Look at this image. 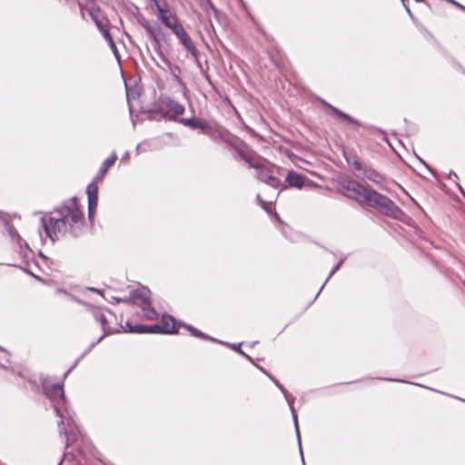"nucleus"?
I'll use <instances>...</instances> for the list:
<instances>
[{"label":"nucleus","instance_id":"obj_18","mask_svg":"<svg viewBox=\"0 0 465 465\" xmlns=\"http://www.w3.org/2000/svg\"><path fill=\"white\" fill-rule=\"evenodd\" d=\"M160 324L163 330V334L177 333V331L174 327V318L173 316L168 314L163 315Z\"/></svg>","mask_w":465,"mask_h":465},{"label":"nucleus","instance_id":"obj_37","mask_svg":"<svg viewBox=\"0 0 465 465\" xmlns=\"http://www.w3.org/2000/svg\"><path fill=\"white\" fill-rule=\"evenodd\" d=\"M445 1L448 2V3L452 4L453 5L457 6L458 8L465 11V6H463L460 3L456 2L455 0H445Z\"/></svg>","mask_w":465,"mask_h":465},{"label":"nucleus","instance_id":"obj_28","mask_svg":"<svg viewBox=\"0 0 465 465\" xmlns=\"http://www.w3.org/2000/svg\"><path fill=\"white\" fill-rule=\"evenodd\" d=\"M104 39L108 42L112 51L114 52V54H115V56L117 57L118 55V50H117V47H116V45L110 34V32H105L104 34Z\"/></svg>","mask_w":465,"mask_h":465},{"label":"nucleus","instance_id":"obj_30","mask_svg":"<svg viewBox=\"0 0 465 465\" xmlns=\"http://www.w3.org/2000/svg\"><path fill=\"white\" fill-rule=\"evenodd\" d=\"M112 299H114L117 303L124 302L127 304H133L131 295L124 297H112Z\"/></svg>","mask_w":465,"mask_h":465},{"label":"nucleus","instance_id":"obj_34","mask_svg":"<svg viewBox=\"0 0 465 465\" xmlns=\"http://www.w3.org/2000/svg\"><path fill=\"white\" fill-rule=\"evenodd\" d=\"M95 23H96V25H97L98 29L100 30V32L102 33L103 36L104 37L105 32H109V30L100 21L97 20Z\"/></svg>","mask_w":465,"mask_h":465},{"label":"nucleus","instance_id":"obj_41","mask_svg":"<svg viewBox=\"0 0 465 465\" xmlns=\"http://www.w3.org/2000/svg\"><path fill=\"white\" fill-rule=\"evenodd\" d=\"M385 381H396V382H408L407 381L405 380H401V379H389V378H386L384 379Z\"/></svg>","mask_w":465,"mask_h":465},{"label":"nucleus","instance_id":"obj_55","mask_svg":"<svg viewBox=\"0 0 465 465\" xmlns=\"http://www.w3.org/2000/svg\"><path fill=\"white\" fill-rule=\"evenodd\" d=\"M62 462H63V460L60 461V463H62ZM59 465H61V464H59Z\"/></svg>","mask_w":465,"mask_h":465},{"label":"nucleus","instance_id":"obj_23","mask_svg":"<svg viewBox=\"0 0 465 465\" xmlns=\"http://www.w3.org/2000/svg\"><path fill=\"white\" fill-rule=\"evenodd\" d=\"M140 307L147 320L153 321L159 318V313L151 306V303L141 304Z\"/></svg>","mask_w":465,"mask_h":465},{"label":"nucleus","instance_id":"obj_17","mask_svg":"<svg viewBox=\"0 0 465 465\" xmlns=\"http://www.w3.org/2000/svg\"><path fill=\"white\" fill-rule=\"evenodd\" d=\"M362 174L369 181L374 183L375 184L379 185L380 187H382V183H383L384 178L376 170H374L371 167L365 166Z\"/></svg>","mask_w":465,"mask_h":465},{"label":"nucleus","instance_id":"obj_10","mask_svg":"<svg viewBox=\"0 0 465 465\" xmlns=\"http://www.w3.org/2000/svg\"><path fill=\"white\" fill-rule=\"evenodd\" d=\"M283 396H284V398L290 407L291 412H292V420H293V423H294V427H295V431H296V437H297L298 445H299V450H300V454L302 457V463H303V465H305L302 449V443H301V434H300L299 424H298V416H297V413L293 407L295 398L292 397V395H290L287 391H286V394H283Z\"/></svg>","mask_w":465,"mask_h":465},{"label":"nucleus","instance_id":"obj_5","mask_svg":"<svg viewBox=\"0 0 465 465\" xmlns=\"http://www.w3.org/2000/svg\"><path fill=\"white\" fill-rule=\"evenodd\" d=\"M342 188L347 191L344 195L350 199L356 201L360 205H362V199L371 190V186L364 185L355 180L347 181Z\"/></svg>","mask_w":465,"mask_h":465},{"label":"nucleus","instance_id":"obj_53","mask_svg":"<svg viewBox=\"0 0 465 465\" xmlns=\"http://www.w3.org/2000/svg\"><path fill=\"white\" fill-rule=\"evenodd\" d=\"M139 149H140V144L137 145L136 151H139Z\"/></svg>","mask_w":465,"mask_h":465},{"label":"nucleus","instance_id":"obj_50","mask_svg":"<svg viewBox=\"0 0 465 465\" xmlns=\"http://www.w3.org/2000/svg\"><path fill=\"white\" fill-rule=\"evenodd\" d=\"M353 155L354 154H349L348 156H351V162H353ZM347 156L346 154L344 155V157Z\"/></svg>","mask_w":465,"mask_h":465},{"label":"nucleus","instance_id":"obj_16","mask_svg":"<svg viewBox=\"0 0 465 465\" xmlns=\"http://www.w3.org/2000/svg\"><path fill=\"white\" fill-rule=\"evenodd\" d=\"M130 295L132 297V302H134V300H141L143 304L151 303V291L144 286L134 289L130 292Z\"/></svg>","mask_w":465,"mask_h":465},{"label":"nucleus","instance_id":"obj_46","mask_svg":"<svg viewBox=\"0 0 465 465\" xmlns=\"http://www.w3.org/2000/svg\"><path fill=\"white\" fill-rule=\"evenodd\" d=\"M259 370H261L264 374H266L269 378L272 376L265 369L261 366L256 365Z\"/></svg>","mask_w":465,"mask_h":465},{"label":"nucleus","instance_id":"obj_19","mask_svg":"<svg viewBox=\"0 0 465 465\" xmlns=\"http://www.w3.org/2000/svg\"><path fill=\"white\" fill-rule=\"evenodd\" d=\"M238 153L240 157L249 164L250 167L258 170H260L262 167V160L260 158L249 155L240 149L238 150Z\"/></svg>","mask_w":465,"mask_h":465},{"label":"nucleus","instance_id":"obj_3","mask_svg":"<svg viewBox=\"0 0 465 465\" xmlns=\"http://www.w3.org/2000/svg\"><path fill=\"white\" fill-rule=\"evenodd\" d=\"M361 206L371 208L392 219H398L402 213L401 209L391 198L373 188L362 199Z\"/></svg>","mask_w":465,"mask_h":465},{"label":"nucleus","instance_id":"obj_40","mask_svg":"<svg viewBox=\"0 0 465 465\" xmlns=\"http://www.w3.org/2000/svg\"><path fill=\"white\" fill-rule=\"evenodd\" d=\"M452 177L458 179L457 173L453 171H450L449 174L447 175V179H451Z\"/></svg>","mask_w":465,"mask_h":465},{"label":"nucleus","instance_id":"obj_42","mask_svg":"<svg viewBox=\"0 0 465 465\" xmlns=\"http://www.w3.org/2000/svg\"><path fill=\"white\" fill-rule=\"evenodd\" d=\"M402 3H404V0H402ZM403 5H404V7H405V9H406V11H407L408 15L411 16V18H412V19H413V15H412V13H411V9L409 8V6H408V5H406L405 4H403Z\"/></svg>","mask_w":465,"mask_h":465},{"label":"nucleus","instance_id":"obj_21","mask_svg":"<svg viewBox=\"0 0 465 465\" xmlns=\"http://www.w3.org/2000/svg\"><path fill=\"white\" fill-rule=\"evenodd\" d=\"M124 332L129 333H147L148 325L145 324H132L126 322L124 326H122Z\"/></svg>","mask_w":465,"mask_h":465},{"label":"nucleus","instance_id":"obj_47","mask_svg":"<svg viewBox=\"0 0 465 465\" xmlns=\"http://www.w3.org/2000/svg\"><path fill=\"white\" fill-rule=\"evenodd\" d=\"M148 33L150 34L151 37L155 41V42H158V39L155 35V34L153 32V31H148Z\"/></svg>","mask_w":465,"mask_h":465},{"label":"nucleus","instance_id":"obj_39","mask_svg":"<svg viewBox=\"0 0 465 465\" xmlns=\"http://www.w3.org/2000/svg\"><path fill=\"white\" fill-rule=\"evenodd\" d=\"M207 5H208V8L210 10H212L213 13L217 12L215 6L213 5V4L210 0H208V4Z\"/></svg>","mask_w":465,"mask_h":465},{"label":"nucleus","instance_id":"obj_9","mask_svg":"<svg viewBox=\"0 0 465 465\" xmlns=\"http://www.w3.org/2000/svg\"><path fill=\"white\" fill-rule=\"evenodd\" d=\"M4 226L8 232L9 236L12 238V240H15L16 243L19 247V252L22 256L25 258L27 257V253L31 252V250L27 244V242L19 235L15 228L13 226V224L7 221L4 220Z\"/></svg>","mask_w":465,"mask_h":465},{"label":"nucleus","instance_id":"obj_12","mask_svg":"<svg viewBox=\"0 0 465 465\" xmlns=\"http://www.w3.org/2000/svg\"><path fill=\"white\" fill-rule=\"evenodd\" d=\"M98 322H100L101 324V327L104 331V334L102 336H100L96 341H94L92 342L89 347L84 351V355H86L88 354L94 348L96 344H98L99 342H101L103 341V339L107 336V335H111L113 333H114L116 331L115 329L112 328L110 325H109V322H108V320L105 316V314L104 313L102 318L100 320H98Z\"/></svg>","mask_w":465,"mask_h":465},{"label":"nucleus","instance_id":"obj_4","mask_svg":"<svg viewBox=\"0 0 465 465\" xmlns=\"http://www.w3.org/2000/svg\"><path fill=\"white\" fill-rule=\"evenodd\" d=\"M117 160V155L113 153L107 159H105L100 169L98 170L94 181L87 185L86 193L88 198V216L90 219L94 217L95 209L98 204V186L96 181H102L107 173L109 168L114 164Z\"/></svg>","mask_w":465,"mask_h":465},{"label":"nucleus","instance_id":"obj_29","mask_svg":"<svg viewBox=\"0 0 465 465\" xmlns=\"http://www.w3.org/2000/svg\"><path fill=\"white\" fill-rule=\"evenodd\" d=\"M147 333H161L163 334V330L160 323L148 325Z\"/></svg>","mask_w":465,"mask_h":465},{"label":"nucleus","instance_id":"obj_38","mask_svg":"<svg viewBox=\"0 0 465 465\" xmlns=\"http://www.w3.org/2000/svg\"><path fill=\"white\" fill-rule=\"evenodd\" d=\"M418 159L435 176L434 171L432 169H430V167L420 157L418 156Z\"/></svg>","mask_w":465,"mask_h":465},{"label":"nucleus","instance_id":"obj_48","mask_svg":"<svg viewBox=\"0 0 465 465\" xmlns=\"http://www.w3.org/2000/svg\"><path fill=\"white\" fill-rule=\"evenodd\" d=\"M128 157H129V153H128V152H126V153L124 154V156H123L122 160L127 159Z\"/></svg>","mask_w":465,"mask_h":465},{"label":"nucleus","instance_id":"obj_15","mask_svg":"<svg viewBox=\"0 0 465 465\" xmlns=\"http://www.w3.org/2000/svg\"><path fill=\"white\" fill-rule=\"evenodd\" d=\"M305 176L303 174L298 173L293 170L288 172L285 182L288 183L287 187H295L298 189L302 188L304 185Z\"/></svg>","mask_w":465,"mask_h":465},{"label":"nucleus","instance_id":"obj_14","mask_svg":"<svg viewBox=\"0 0 465 465\" xmlns=\"http://www.w3.org/2000/svg\"><path fill=\"white\" fill-rule=\"evenodd\" d=\"M322 104H324V106H326L328 109H330V111L331 112L332 114L337 116L341 120L345 121L348 124H353V125H357V126L361 125V123L357 119L351 117L348 114L332 106L331 104H330L329 103H327L325 101H322Z\"/></svg>","mask_w":465,"mask_h":465},{"label":"nucleus","instance_id":"obj_36","mask_svg":"<svg viewBox=\"0 0 465 465\" xmlns=\"http://www.w3.org/2000/svg\"><path fill=\"white\" fill-rule=\"evenodd\" d=\"M153 8L158 13V8H164V3L162 5L160 4L159 0H150Z\"/></svg>","mask_w":465,"mask_h":465},{"label":"nucleus","instance_id":"obj_25","mask_svg":"<svg viewBox=\"0 0 465 465\" xmlns=\"http://www.w3.org/2000/svg\"><path fill=\"white\" fill-rule=\"evenodd\" d=\"M346 257H342L331 269V271L330 272L327 279L325 280V282H323V284L322 285V287L320 288V290L318 291V292L316 293V295L314 296V299L313 300H316L319 296V294L321 293V292L322 291V289L324 288L325 284L327 283V282L332 277V275L340 270V268L341 267L342 263L344 262Z\"/></svg>","mask_w":465,"mask_h":465},{"label":"nucleus","instance_id":"obj_44","mask_svg":"<svg viewBox=\"0 0 465 465\" xmlns=\"http://www.w3.org/2000/svg\"><path fill=\"white\" fill-rule=\"evenodd\" d=\"M456 186L459 189V191L460 192V193L465 197V191L463 190L461 185L460 183H456Z\"/></svg>","mask_w":465,"mask_h":465},{"label":"nucleus","instance_id":"obj_7","mask_svg":"<svg viewBox=\"0 0 465 465\" xmlns=\"http://www.w3.org/2000/svg\"><path fill=\"white\" fill-rule=\"evenodd\" d=\"M174 35L177 37L179 43L183 46V48L194 58L198 67L202 68V64L199 60L200 52L185 31L184 27L181 28Z\"/></svg>","mask_w":465,"mask_h":465},{"label":"nucleus","instance_id":"obj_6","mask_svg":"<svg viewBox=\"0 0 465 465\" xmlns=\"http://www.w3.org/2000/svg\"><path fill=\"white\" fill-rule=\"evenodd\" d=\"M157 18L173 35L183 27L177 16L170 10L169 5L166 2H164V8H158Z\"/></svg>","mask_w":465,"mask_h":465},{"label":"nucleus","instance_id":"obj_52","mask_svg":"<svg viewBox=\"0 0 465 465\" xmlns=\"http://www.w3.org/2000/svg\"><path fill=\"white\" fill-rule=\"evenodd\" d=\"M417 3H421L423 0H415Z\"/></svg>","mask_w":465,"mask_h":465},{"label":"nucleus","instance_id":"obj_49","mask_svg":"<svg viewBox=\"0 0 465 465\" xmlns=\"http://www.w3.org/2000/svg\"><path fill=\"white\" fill-rule=\"evenodd\" d=\"M273 217H275L278 220L280 219V217L276 212L273 213Z\"/></svg>","mask_w":465,"mask_h":465},{"label":"nucleus","instance_id":"obj_8","mask_svg":"<svg viewBox=\"0 0 465 465\" xmlns=\"http://www.w3.org/2000/svg\"><path fill=\"white\" fill-rule=\"evenodd\" d=\"M179 123L192 129H199L202 134L213 137L214 131L211 124L206 121L197 117L181 118L178 120Z\"/></svg>","mask_w":465,"mask_h":465},{"label":"nucleus","instance_id":"obj_45","mask_svg":"<svg viewBox=\"0 0 465 465\" xmlns=\"http://www.w3.org/2000/svg\"><path fill=\"white\" fill-rule=\"evenodd\" d=\"M456 186L459 189V191L460 192V193L465 197V191L463 190L461 185L460 183H456Z\"/></svg>","mask_w":465,"mask_h":465},{"label":"nucleus","instance_id":"obj_32","mask_svg":"<svg viewBox=\"0 0 465 465\" xmlns=\"http://www.w3.org/2000/svg\"><path fill=\"white\" fill-rule=\"evenodd\" d=\"M256 199H257V201L261 203L262 207V208H263V209H264L268 213H271V210L269 209L267 203H266V202H264V201L261 198V196H260L259 194L256 196Z\"/></svg>","mask_w":465,"mask_h":465},{"label":"nucleus","instance_id":"obj_43","mask_svg":"<svg viewBox=\"0 0 465 465\" xmlns=\"http://www.w3.org/2000/svg\"><path fill=\"white\" fill-rule=\"evenodd\" d=\"M456 186L459 189V191L460 192V193L465 197V191L463 190L461 185L460 183H456Z\"/></svg>","mask_w":465,"mask_h":465},{"label":"nucleus","instance_id":"obj_1","mask_svg":"<svg viewBox=\"0 0 465 465\" xmlns=\"http://www.w3.org/2000/svg\"><path fill=\"white\" fill-rule=\"evenodd\" d=\"M40 221L45 235L53 242L67 233L77 238L84 231V213L77 198L72 197L49 214L44 215Z\"/></svg>","mask_w":465,"mask_h":465},{"label":"nucleus","instance_id":"obj_27","mask_svg":"<svg viewBox=\"0 0 465 465\" xmlns=\"http://www.w3.org/2000/svg\"><path fill=\"white\" fill-rule=\"evenodd\" d=\"M345 160L354 170L361 172V173H363L365 166L361 164L356 154L353 155V162H351V156H345Z\"/></svg>","mask_w":465,"mask_h":465},{"label":"nucleus","instance_id":"obj_31","mask_svg":"<svg viewBox=\"0 0 465 465\" xmlns=\"http://www.w3.org/2000/svg\"><path fill=\"white\" fill-rule=\"evenodd\" d=\"M270 379L276 385V387L282 391V394H286V389L280 383V381L278 380H276L272 376H270Z\"/></svg>","mask_w":465,"mask_h":465},{"label":"nucleus","instance_id":"obj_2","mask_svg":"<svg viewBox=\"0 0 465 465\" xmlns=\"http://www.w3.org/2000/svg\"><path fill=\"white\" fill-rule=\"evenodd\" d=\"M42 391L52 402L56 416L60 417L58 421L59 432L66 437L65 448L72 444V428L76 427L74 419V412L68 407V401L65 398L64 385L62 383L50 384L46 379L43 380Z\"/></svg>","mask_w":465,"mask_h":465},{"label":"nucleus","instance_id":"obj_26","mask_svg":"<svg viewBox=\"0 0 465 465\" xmlns=\"http://www.w3.org/2000/svg\"><path fill=\"white\" fill-rule=\"evenodd\" d=\"M218 343H221V344H223L225 346H228L230 347L232 350H233L234 351H237L239 354L242 355L245 359H247L248 361H250L251 362H253V360L251 356H249L248 354H246L242 349H241V346H242V343L239 342V343H232V344H230L228 342H224V341H219Z\"/></svg>","mask_w":465,"mask_h":465},{"label":"nucleus","instance_id":"obj_35","mask_svg":"<svg viewBox=\"0 0 465 465\" xmlns=\"http://www.w3.org/2000/svg\"><path fill=\"white\" fill-rule=\"evenodd\" d=\"M85 355H84V353L75 360L74 363L73 364V366L64 373V378L71 372V371L76 367V365L79 363V361L84 357Z\"/></svg>","mask_w":465,"mask_h":465},{"label":"nucleus","instance_id":"obj_22","mask_svg":"<svg viewBox=\"0 0 465 465\" xmlns=\"http://www.w3.org/2000/svg\"><path fill=\"white\" fill-rule=\"evenodd\" d=\"M147 114V118L150 121L161 120L167 117V113L164 112L161 107H154L144 111Z\"/></svg>","mask_w":465,"mask_h":465},{"label":"nucleus","instance_id":"obj_54","mask_svg":"<svg viewBox=\"0 0 465 465\" xmlns=\"http://www.w3.org/2000/svg\"><path fill=\"white\" fill-rule=\"evenodd\" d=\"M91 291H95V292H98L97 290H95L94 288H90Z\"/></svg>","mask_w":465,"mask_h":465},{"label":"nucleus","instance_id":"obj_20","mask_svg":"<svg viewBox=\"0 0 465 465\" xmlns=\"http://www.w3.org/2000/svg\"><path fill=\"white\" fill-rule=\"evenodd\" d=\"M71 299L80 304H83L87 311H89L94 318L98 322V320H100L104 314V312L102 311V309L100 308H97L88 302H82L81 300H79L78 298L74 297V296H72L71 295Z\"/></svg>","mask_w":465,"mask_h":465},{"label":"nucleus","instance_id":"obj_11","mask_svg":"<svg viewBox=\"0 0 465 465\" xmlns=\"http://www.w3.org/2000/svg\"><path fill=\"white\" fill-rule=\"evenodd\" d=\"M258 179L274 189L281 187L282 190L287 188L279 178L275 177L270 171L262 169V167L258 172Z\"/></svg>","mask_w":465,"mask_h":465},{"label":"nucleus","instance_id":"obj_51","mask_svg":"<svg viewBox=\"0 0 465 465\" xmlns=\"http://www.w3.org/2000/svg\"><path fill=\"white\" fill-rule=\"evenodd\" d=\"M0 351H3V352H5V353H7L6 350H5V349H4L3 347H0Z\"/></svg>","mask_w":465,"mask_h":465},{"label":"nucleus","instance_id":"obj_33","mask_svg":"<svg viewBox=\"0 0 465 465\" xmlns=\"http://www.w3.org/2000/svg\"><path fill=\"white\" fill-rule=\"evenodd\" d=\"M450 62L453 67L460 70L463 74H465V68L458 61H456L454 58H450Z\"/></svg>","mask_w":465,"mask_h":465},{"label":"nucleus","instance_id":"obj_24","mask_svg":"<svg viewBox=\"0 0 465 465\" xmlns=\"http://www.w3.org/2000/svg\"><path fill=\"white\" fill-rule=\"evenodd\" d=\"M183 327L186 328L191 332V334L194 337L201 338V339L206 340V341H212L213 342L219 341V340L210 337L209 335L202 332L201 331H199L198 329H196L191 325L183 324Z\"/></svg>","mask_w":465,"mask_h":465},{"label":"nucleus","instance_id":"obj_13","mask_svg":"<svg viewBox=\"0 0 465 465\" xmlns=\"http://www.w3.org/2000/svg\"><path fill=\"white\" fill-rule=\"evenodd\" d=\"M163 103L168 107V109L174 114L173 116H169V120L177 121L176 115H182L185 112L184 106L179 102L172 99L169 96H165L163 98Z\"/></svg>","mask_w":465,"mask_h":465}]
</instances>
